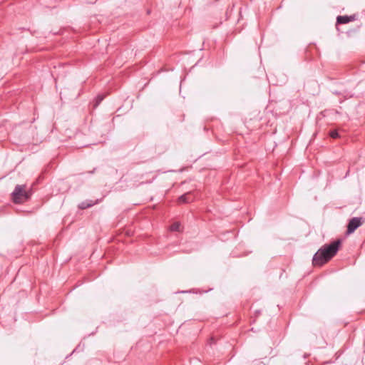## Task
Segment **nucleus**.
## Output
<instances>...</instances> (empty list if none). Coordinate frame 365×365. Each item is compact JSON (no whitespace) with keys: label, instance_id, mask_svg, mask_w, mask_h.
Instances as JSON below:
<instances>
[{"label":"nucleus","instance_id":"obj_4","mask_svg":"<svg viewBox=\"0 0 365 365\" xmlns=\"http://www.w3.org/2000/svg\"><path fill=\"white\" fill-rule=\"evenodd\" d=\"M362 224L361 217H353L349 222L347 226V233L351 234L355 231Z\"/></svg>","mask_w":365,"mask_h":365},{"label":"nucleus","instance_id":"obj_6","mask_svg":"<svg viewBox=\"0 0 365 365\" xmlns=\"http://www.w3.org/2000/svg\"><path fill=\"white\" fill-rule=\"evenodd\" d=\"M98 202V201H93V200H86L83 202H81L78 205V208L81 210H85L87 208H89L92 207L93 205H96Z\"/></svg>","mask_w":365,"mask_h":365},{"label":"nucleus","instance_id":"obj_3","mask_svg":"<svg viewBox=\"0 0 365 365\" xmlns=\"http://www.w3.org/2000/svg\"><path fill=\"white\" fill-rule=\"evenodd\" d=\"M329 260H331V259L324 252V250L320 248L313 256L312 264L314 267H322V265L327 263Z\"/></svg>","mask_w":365,"mask_h":365},{"label":"nucleus","instance_id":"obj_8","mask_svg":"<svg viewBox=\"0 0 365 365\" xmlns=\"http://www.w3.org/2000/svg\"><path fill=\"white\" fill-rule=\"evenodd\" d=\"M170 231L173 232H180V223L178 222H175L173 223L170 227Z\"/></svg>","mask_w":365,"mask_h":365},{"label":"nucleus","instance_id":"obj_9","mask_svg":"<svg viewBox=\"0 0 365 365\" xmlns=\"http://www.w3.org/2000/svg\"><path fill=\"white\" fill-rule=\"evenodd\" d=\"M103 96H98L96 98V103L94 105V107H97L100 104V103L103 100Z\"/></svg>","mask_w":365,"mask_h":365},{"label":"nucleus","instance_id":"obj_1","mask_svg":"<svg viewBox=\"0 0 365 365\" xmlns=\"http://www.w3.org/2000/svg\"><path fill=\"white\" fill-rule=\"evenodd\" d=\"M31 196V192L27 190L26 185H17L11 193V200L15 204H22L28 201Z\"/></svg>","mask_w":365,"mask_h":365},{"label":"nucleus","instance_id":"obj_2","mask_svg":"<svg viewBox=\"0 0 365 365\" xmlns=\"http://www.w3.org/2000/svg\"><path fill=\"white\" fill-rule=\"evenodd\" d=\"M341 245V240L338 239L329 245H324L321 248L331 259L338 252Z\"/></svg>","mask_w":365,"mask_h":365},{"label":"nucleus","instance_id":"obj_10","mask_svg":"<svg viewBox=\"0 0 365 365\" xmlns=\"http://www.w3.org/2000/svg\"><path fill=\"white\" fill-rule=\"evenodd\" d=\"M329 135L332 138H337L339 137V133H338V131L336 130H334L330 131Z\"/></svg>","mask_w":365,"mask_h":365},{"label":"nucleus","instance_id":"obj_7","mask_svg":"<svg viewBox=\"0 0 365 365\" xmlns=\"http://www.w3.org/2000/svg\"><path fill=\"white\" fill-rule=\"evenodd\" d=\"M190 193H186L180 196L178 199V202L179 203H188L190 202L192 200L189 197Z\"/></svg>","mask_w":365,"mask_h":365},{"label":"nucleus","instance_id":"obj_5","mask_svg":"<svg viewBox=\"0 0 365 365\" xmlns=\"http://www.w3.org/2000/svg\"><path fill=\"white\" fill-rule=\"evenodd\" d=\"M357 16L356 14L350 15V16H338L336 18V24H348L351 21H354L356 19Z\"/></svg>","mask_w":365,"mask_h":365}]
</instances>
